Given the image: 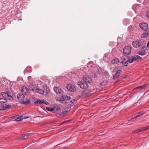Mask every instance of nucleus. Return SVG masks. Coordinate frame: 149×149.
Segmentation results:
<instances>
[{
	"mask_svg": "<svg viewBox=\"0 0 149 149\" xmlns=\"http://www.w3.org/2000/svg\"><path fill=\"white\" fill-rule=\"evenodd\" d=\"M131 48L130 46H127L125 47L123 49L124 54L126 55H129L131 53Z\"/></svg>",
	"mask_w": 149,
	"mask_h": 149,
	"instance_id": "423d86ee",
	"label": "nucleus"
},
{
	"mask_svg": "<svg viewBox=\"0 0 149 149\" xmlns=\"http://www.w3.org/2000/svg\"><path fill=\"white\" fill-rule=\"evenodd\" d=\"M46 109L48 111L52 112L55 110V108L54 107L53 108H49V107H46Z\"/></svg>",
	"mask_w": 149,
	"mask_h": 149,
	"instance_id": "bb28decb",
	"label": "nucleus"
},
{
	"mask_svg": "<svg viewBox=\"0 0 149 149\" xmlns=\"http://www.w3.org/2000/svg\"><path fill=\"white\" fill-rule=\"evenodd\" d=\"M21 92L23 94L26 95H28L29 93V90L26 87L24 86L22 87Z\"/></svg>",
	"mask_w": 149,
	"mask_h": 149,
	"instance_id": "2eb2a0df",
	"label": "nucleus"
},
{
	"mask_svg": "<svg viewBox=\"0 0 149 149\" xmlns=\"http://www.w3.org/2000/svg\"><path fill=\"white\" fill-rule=\"evenodd\" d=\"M116 74L113 76V79H115L119 77L122 73L121 70H117Z\"/></svg>",
	"mask_w": 149,
	"mask_h": 149,
	"instance_id": "f3484780",
	"label": "nucleus"
},
{
	"mask_svg": "<svg viewBox=\"0 0 149 149\" xmlns=\"http://www.w3.org/2000/svg\"><path fill=\"white\" fill-rule=\"evenodd\" d=\"M23 137H20L19 138V140H23Z\"/></svg>",
	"mask_w": 149,
	"mask_h": 149,
	"instance_id": "79ce46f5",
	"label": "nucleus"
},
{
	"mask_svg": "<svg viewBox=\"0 0 149 149\" xmlns=\"http://www.w3.org/2000/svg\"><path fill=\"white\" fill-rule=\"evenodd\" d=\"M145 113V112L143 111H141L139 112H138V113H136L137 114L138 116V117L140 116H141L143 115V114H144Z\"/></svg>",
	"mask_w": 149,
	"mask_h": 149,
	"instance_id": "c85d7f7f",
	"label": "nucleus"
},
{
	"mask_svg": "<svg viewBox=\"0 0 149 149\" xmlns=\"http://www.w3.org/2000/svg\"><path fill=\"white\" fill-rule=\"evenodd\" d=\"M146 85H142L141 86H139L137 87L136 88H141L142 89H143L146 86Z\"/></svg>",
	"mask_w": 149,
	"mask_h": 149,
	"instance_id": "7c9ffc66",
	"label": "nucleus"
},
{
	"mask_svg": "<svg viewBox=\"0 0 149 149\" xmlns=\"http://www.w3.org/2000/svg\"><path fill=\"white\" fill-rule=\"evenodd\" d=\"M66 88L68 91L71 92H74L76 90L75 86L74 85L70 84L67 85Z\"/></svg>",
	"mask_w": 149,
	"mask_h": 149,
	"instance_id": "0eeeda50",
	"label": "nucleus"
},
{
	"mask_svg": "<svg viewBox=\"0 0 149 149\" xmlns=\"http://www.w3.org/2000/svg\"><path fill=\"white\" fill-rule=\"evenodd\" d=\"M141 47L142 48V49L141 51H139L137 52V54L142 55H145L146 54V52L145 51L147 49H145V48H146V47L144 46V45H143V46H142Z\"/></svg>",
	"mask_w": 149,
	"mask_h": 149,
	"instance_id": "4468645a",
	"label": "nucleus"
},
{
	"mask_svg": "<svg viewBox=\"0 0 149 149\" xmlns=\"http://www.w3.org/2000/svg\"><path fill=\"white\" fill-rule=\"evenodd\" d=\"M94 89L93 88H89L86 90L83 91L80 93L76 92V95L77 97H81L83 96H84L86 94H87L88 93L93 91Z\"/></svg>",
	"mask_w": 149,
	"mask_h": 149,
	"instance_id": "7ed1b4c3",
	"label": "nucleus"
},
{
	"mask_svg": "<svg viewBox=\"0 0 149 149\" xmlns=\"http://www.w3.org/2000/svg\"><path fill=\"white\" fill-rule=\"evenodd\" d=\"M29 88L30 90L33 91L34 88H35L33 85L32 84H30L29 86Z\"/></svg>",
	"mask_w": 149,
	"mask_h": 149,
	"instance_id": "cd10ccee",
	"label": "nucleus"
},
{
	"mask_svg": "<svg viewBox=\"0 0 149 149\" xmlns=\"http://www.w3.org/2000/svg\"><path fill=\"white\" fill-rule=\"evenodd\" d=\"M142 58L138 55H135L128 57L127 61L129 63H132L134 61H139L142 60Z\"/></svg>",
	"mask_w": 149,
	"mask_h": 149,
	"instance_id": "f03ea898",
	"label": "nucleus"
},
{
	"mask_svg": "<svg viewBox=\"0 0 149 149\" xmlns=\"http://www.w3.org/2000/svg\"><path fill=\"white\" fill-rule=\"evenodd\" d=\"M22 117V116H20V117H18L16 118L15 119V121H20L21 120H22V118H21Z\"/></svg>",
	"mask_w": 149,
	"mask_h": 149,
	"instance_id": "c756f323",
	"label": "nucleus"
},
{
	"mask_svg": "<svg viewBox=\"0 0 149 149\" xmlns=\"http://www.w3.org/2000/svg\"><path fill=\"white\" fill-rule=\"evenodd\" d=\"M56 109L57 110H58L60 109V107H58Z\"/></svg>",
	"mask_w": 149,
	"mask_h": 149,
	"instance_id": "a19ab883",
	"label": "nucleus"
},
{
	"mask_svg": "<svg viewBox=\"0 0 149 149\" xmlns=\"http://www.w3.org/2000/svg\"><path fill=\"white\" fill-rule=\"evenodd\" d=\"M77 102V100L75 99H73L70 101L69 104L71 106H73L74 104L75 103Z\"/></svg>",
	"mask_w": 149,
	"mask_h": 149,
	"instance_id": "5701e85b",
	"label": "nucleus"
},
{
	"mask_svg": "<svg viewBox=\"0 0 149 149\" xmlns=\"http://www.w3.org/2000/svg\"><path fill=\"white\" fill-rule=\"evenodd\" d=\"M35 91L36 92L42 95L44 93L43 90L38 88H36Z\"/></svg>",
	"mask_w": 149,
	"mask_h": 149,
	"instance_id": "412c9836",
	"label": "nucleus"
},
{
	"mask_svg": "<svg viewBox=\"0 0 149 149\" xmlns=\"http://www.w3.org/2000/svg\"><path fill=\"white\" fill-rule=\"evenodd\" d=\"M1 95L4 98L6 99L9 96V94L8 93L3 92L1 93Z\"/></svg>",
	"mask_w": 149,
	"mask_h": 149,
	"instance_id": "b1692460",
	"label": "nucleus"
},
{
	"mask_svg": "<svg viewBox=\"0 0 149 149\" xmlns=\"http://www.w3.org/2000/svg\"><path fill=\"white\" fill-rule=\"evenodd\" d=\"M24 96L22 94L19 93L17 95V97L19 100L20 103L21 104H26L30 103V100L26 99V101H24Z\"/></svg>",
	"mask_w": 149,
	"mask_h": 149,
	"instance_id": "f257e3e1",
	"label": "nucleus"
},
{
	"mask_svg": "<svg viewBox=\"0 0 149 149\" xmlns=\"http://www.w3.org/2000/svg\"><path fill=\"white\" fill-rule=\"evenodd\" d=\"M147 46L149 47V41L148 42V43L147 44Z\"/></svg>",
	"mask_w": 149,
	"mask_h": 149,
	"instance_id": "37998d69",
	"label": "nucleus"
},
{
	"mask_svg": "<svg viewBox=\"0 0 149 149\" xmlns=\"http://www.w3.org/2000/svg\"><path fill=\"white\" fill-rule=\"evenodd\" d=\"M46 89L45 90L46 93L47 94L49 92V89L48 88H47V86H46Z\"/></svg>",
	"mask_w": 149,
	"mask_h": 149,
	"instance_id": "c9c22d12",
	"label": "nucleus"
},
{
	"mask_svg": "<svg viewBox=\"0 0 149 149\" xmlns=\"http://www.w3.org/2000/svg\"><path fill=\"white\" fill-rule=\"evenodd\" d=\"M147 16V17H149V11H148L146 13Z\"/></svg>",
	"mask_w": 149,
	"mask_h": 149,
	"instance_id": "ea45409f",
	"label": "nucleus"
},
{
	"mask_svg": "<svg viewBox=\"0 0 149 149\" xmlns=\"http://www.w3.org/2000/svg\"><path fill=\"white\" fill-rule=\"evenodd\" d=\"M83 80L85 82L90 84L92 82V79L88 76H87L83 77Z\"/></svg>",
	"mask_w": 149,
	"mask_h": 149,
	"instance_id": "ddd939ff",
	"label": "nucleus"
},
{
	"mask_svg": "<svg viewBox=\"0 0 149 149\" xmlns=\"http://www.w3.org/2000/svg\"><path fill=\"white\" fill-rule=\"evenodd\" d=\"M34 104H45L46 105H49V103L48 102H47L46 100H38L35 101L34 102Z\"/></svg>",
	"mask_w": 149,
	"mask_h": 149,
	"instance_id": "9b49d317",
	"label": "nucleus"
},
{
	"mask_svg": "<svg viewBox=\"0 0 149 149\" xmlns=\"http://www.w3.org/2000/svg\"><path fill=\"white\" fill-rule=\"evenodd\" d=\"M145 43L144 41H143L142 42L141 40L139 41L138 40H136L133 42L132 43V45L133 47L135 48L139 47L140 46H143V45H145Z\"/></svg>",
	"mask_w": 149,
	"mask_h": 149,
	"instance_id": "39448f33",
	"label": "nucleus"
},
{
	"mask_svg": "<svg viewBox=\"0 0 149 149\" xmlns=\"http://www.w3.org/2000/svg\"><path fill=\"white\" fill-rule=\"evenodd\" d=\"M125 64H123L121 66L119 65L118 64L117 65L116 67V69L120 70H122L123 69V68L125 66H127L128 65V63H126V62H125Z\"/></svg>",
	"mask_w": 149,
	"mask_h": 149,
	"instance_id": "a211bd4d",
	"label": "nucleus"
},
{
	"mask_svg": "<svg viewBox=\"0 0 149 149\" xmlns=\"http://www.w3.org/2000/svg\"><path fill=\"white\" fill-rule=\"evenodd\" d=\"M54 89L55 92L59 95H61L63 93V90L59 87L55 86L54 88Z\"/></svg>",
	"mask_w": 149,
	"mask_h": 149,
	"instance_id": "6e6552de",
	"label": "nucleus"
},
{
	"mask_svg": "<svg viewBox=\"0 0 149 149\" xmlns=\"http://www.w3.org/2000/svg\"><path fill=\"white\" fill-rule=\"evenodd\" d=\"M63 93V92L62 94L61 95H60L61 96V98L60 99V101H63L70 100L71 97L70 96H69L66 94H64Z\"/></svg>",
	"mask_w": 149,
	"mask_h": 149,
	"instance_id": "1a4fd4ad",
	"label": "nucleus"
},
{
	"mask_svg": "<svg viewBox=\"0 0 149 149\" xmlns=\"http://www.w3.org/2000/svg\"><path fill=\"white\" fill-rule=\"evenodd\" d=\"M7 101V100L3 98H0V103L3 104L6 102Z\"/></svg>",
	"mask_w": 149,
	"mask_h": 149,
	"instance_id": "a878e982",
	"label": "nucleus"
},
{
	"mask_svg": "<svg viewBox=\"0 0 149 149\" xmlns=\"http://www.w3.org/2000/svg\"><path fill=\"white\" fill-rule=\"evenodd\" d=\"M6 99H7L8 100H12L13 99V97H12L9 94V96H8V97H7L6 98Z\"/></svg>",
	"mask_w": 149,
	"mask_h": 149,
	"instance_id": "f704fd0d",
	"label": "nucleus"
},
{
	"mask_svg": "<svg viewBox=\"0 0 149 149\" xmlns=\"http://www.w3.org/2000/svg\"><path fill=\"white\" fill-rule=\"evenodd\" d=\"M140 132H141V131L140 129H139L136 130L134 131L133 132V133H134L135 134V133H139Z\"/></svg>",
	"mask_w": 149,
	"mask_h": 149,
	"instance_id": "473e14b6",
	"label": "nucleus"
},
{
	"mask_svg": "<svg viewBox=\"0 0 149 149\" xmlns=\"http://www.w3.org/2000/svg\"><path fill=\"white\" fill-rule=\"evenodd\" d=\"M141 38L147 37L149 36V31H146L141 35Z\"/></svg>",
	"mask_w": 149,
	"mask_h": 149,
	"instance_id": "6ab92c4d",
	"label": "nucleus"
},
{
	"mask_svg": "<svg viewBox=\"0 0 149 149\" xmlns=\"http://www.w3.org/2000/svg\"><path fill=\"white\" fill-rule=\"evenodd\" d=\"M139 26L141 29L146 31L149 29L148 27V24L146 23H141L139 24Z\"/></svg>",
	"mask_w": 149,
	"mask_h": 149,
	"instance_id": "9d476101",
	"label": "nucleus"
},
{
	"mask_svg": "<svg viewBox=\"0 0 149 149\" xmlns=\"http://www.w3.org/2000/svg\"><path fill=\"white\" fill-rule=\"evenodd\" d=\"M137 117H138V116L137 114L136 113V114H135L134 115H132V116L131 117V119H134V118H136Z\"/></svg>",
	"mask_w": 149,
	"mask_h": 149,
	"instance_id": "2f4dec72",
	"label": "nucleus"
},
{
	"mask_svg": "<svg viewBox=\"0 0 149 149\" xmlns=\"http://www.w3.org/2000/svg\"><path fill=\"white\" fill-rule=\"evenodd\" d=\"M97 75L96 74H94L93 75H92V77L94 78H96L97 77Z\"/></svg>",
	"mask_w": 149,
	"mask_h": 149,
	"instance_id": "4c0bfd02",
	"label": "nucleus"
},
{
	"mask_svg": "<svg viewBox=\"0 0 149 149\" xmlns=\"http://www.w3.org/2000/svg\"><path fill=\"white\" fill-rule=\"evenodd\" d=\"M119 62L118 59L117 58H116L112 60L111 61V63L113 64H116Z\"/></svg>",
	"mask_w": 149,
	"mask_h": 149,
	"instance_id": "4be33fe9",
	"label": "nucleus"
},
{
	"mask_svg": "<svg viewBox=\"0 0 149 149\" xmlns=\"http://www.w3.org/2000/svg\"><path fill=\"white\" fill-rule=\"evenodd\" d=\"M29 117H28V116H25V117H24L23 118H22V120H23V119H26L28 118H29Z\"/></svg>",
	"mask_w": 149,
	"mask_h": 149,
	"instance_id": "58836bf2",
	"label": "nucleus"
},
{
	"mask_svg": "<svg viewBox=\"0 0 149 149\" xmlns=\"http://www.w3.org/2000/svg\"><path fill=\"white\" fill-rule=\"evenodd\" d=\"M119 63H121V60H120V59H119Z\"/></svg>",
	"mask_w": 149,
	"mask_h": 149,
	"instance_id": "a18cd8bd",
	"label": "nucleus"
},
{
	"mask_svg": "<svg viewBox=\"0 0 149 149\" xmlns=\"http://www.w3.org/2000/svg\"><path fill=\"white\" fill-rule=\"evenodd\" d=\"M141 131V132L144 131H146V130H149V126H147L146 127H143L142 129H140Z\"/></svg>",
	"mask_w": 149,
	"mask_h": 149,
	"instance_id": "393cba45",
	"label": "nucleus"
},
{
	"mask_svg": "<svg viewBox=\"0 0 149 149\" xmlns=\"http://www.w3.org/2000/svg\"><path fill=\"white\" fill-rule=\"evenodd\" d=\"M128 57L125 56H122L120 58V60H121V63L124 64H125V62L126 63H128V62L127 61Z\"/></svg>",
	"mask_w": 149,
	"mask_h": 149,
	"instance_id": "dca6fc26",
	"label": "nucleus"
},
{
	"mask_svg": "<svg viewBox=\"0 0 149 149\" xmlns=\"http://www.w3.org/2000/svg\"><path fill=\"white\" fill-rule=\"evenodd\" d=\"M69 121H70L69 120H67V121H64L63 122H62V123H61V124H60V125H62L64 123H65L67 122H69Z\"/></svg>",
	"mask_w": 149,
	"mask_h": 149,
	"instance_id": "e433bc0d",
	"label": "nucleus"
},
{
	"mask_svg": "<svg viewBox=\"0 0 149 149\" xmlns=\"http://www.w3.org/2000/svg\"><path fill=\"white\" fill-rule=\"evenodd\" d=\"M29 138V136L28 135H25L23 136V139L25 140L26 139H28Z\"/></svg>",
	"mask_w": 149,
	"mask_h": 149,
	"instance_id": "72a5a7b5",
	"label": "nucleus"
},
{
	"mask_svg": "<svg viewBox=\"0 0 149 149\" xmlns=\"http://www.w3.org/2000/svg\"><path fill=\"white\" fill-rule=\"evenodd\" d=\"M108 83V81H107L103 80L102 82H101L99 84V86H104L107 85Z\"/></svg>",
	"mask_w": 149,
	"mask_h": 149,
	"instance_id": "aec40b11",
	"label": "nucleus"
},
{
	"mask_svg": "<svg viewBox=\"0 0 149 149\" xmlns=\"http://www.w3.org/2000/svg\"><path fill=\"white\" fill-rule=\"evenodd\" d=\"M78 86L81 88L83 89H88L91 88L88 84L84 81H79L77 83Z\"/></svg>",
	"mask_w": 149,
	"mask_h": 149,
	"instance_id": "20e7f679",
	"label": "nucleus"
},
{
	"mask_svg": "<svg viewBox=\"0 0 149 149\" xmlns=\"http://www.w3.org/2000/svg\"><path fill=\"white\" fill-rule=\"evenodd\" d=\"M1 109H0V110H5L10 109L12 107V106L9 105H7L6 104H1Z\"/></svg>",
	"mask_w": 149,
	"mask_h": 149,
	"instance_id": "f8f14e48",
	"label": "nucleus"
},
{
	"mask_svg": "<svg viewBox=\"0 0 149 149\" xmlns=\"http://www.w3.org/2000/svg\"><path fill=\"white\" fill-rule=\"evenodd\" d=\"M119 81V80H118L115 83V84H116Z\"/></svg>",
	"mask_w": 149,
	"mask_h": 149,
	"instance_id": "c03bdc74",
	"label": "nucleus"
}]
</instances>
